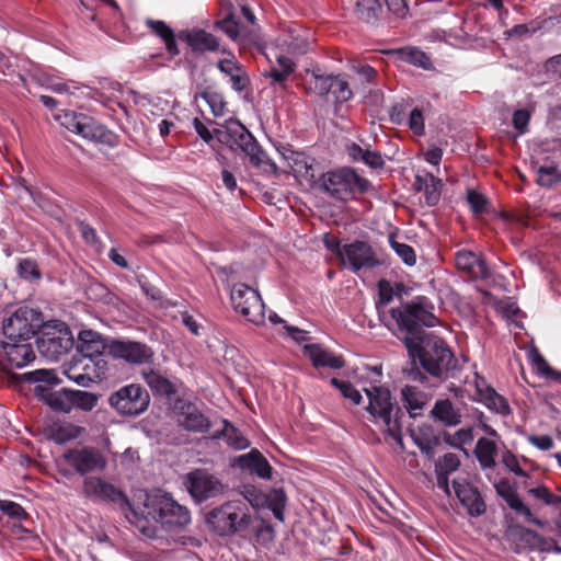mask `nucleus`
I'll use <instances>...</instances> for the list:
<instances>
[{"label": "nucleus", "instance_id": "37", "mask_svg": "<svg viewBox=\"0 0 561 561\" xmlns=\"http://www.w3.org/2000/svg\"><path fill=\"white\" fill-rule=\"evenodd\" d=\"M497 447L494 440L481 437L476 445L474 455L483 470L493 469L495 467V456Z\"/></svg>", "mask_w": 561, "mask_h": 561}, {"label": "nucleus", "instance_id": "7", "mask_svg": "<svg viewBox=\"0 0 561 561\" xmlns=\"http://www.w3.org/2000/svg\"><path fill=\"white\" fill-rule=\"evenodd\" d=\"M145 506L154 520L169 527H184L191 522V513L186 506L180 505L168 493L147 496Z\"/></svg>", "mask_w": 561, "mask_h": 561}, {"label": "nucleus", "instance_id": "11", "mask_svg": "<svg viewBox=\"0 0 561 561\" xmlns=\"http://www.w3.org/2000/svg\"><path fill=\"white\" fill-rule=\"evenodd\" d=\"M419 357L423 368L439 378L448 373L454 363V355L446 342L436 336L425 342Z\"/></svg>", "mask_w": 561, "mask_h": 561}, {"label": "nucleus", "instance_id": "32", "mask_svg": "<svg viewBox=\"0 0 561 561\" xmlns=\"http://www.w3.org/2000/svg\"><path fill=\"white\" fill-rule=\"evenodd\" d=\"M350 4L355 18L366 23L376 22L382 12L378 0H350Z\"/></svg>", "mask_w": 561, "mask_h": 561}, {"label": "nucleus", "instance_id": "23", "mask_svg": "<svg viewBox=\"0 0 561 561\" xmlns=\"http://www.w3.org/2000/svg\"><path fill=\"white\" fill-rule=\"evenodd\" d=\"M1 347L11 367L22 368L35 359V353L27 341L5 339Z\"/></svg>", "mask_w": 561, "mask_h": 561}, {"label": "nucleus", "instance_id": "29", "mask_svg": "<svg viewBox=\"0 0 561 561\" xmlns=\"http://www.w3.org/2000/svg\"><path fill=\"white\" fill-rule=\"evenodd\" d=\"M141 377L154 396L171 398L178 392L176 382L154 368H144Z\"/></svg>", "mask_w": 561, "mask_h": 561}, {"label": "nucleus", "instance_id": "19", "mask_svg": "<svg viewBox=\"0 0 561 561\" xmlns=\"http://www.w3.org/2000/svg\"><path fill=\"white\" fill-rule=\"evenodd\" d=\"M82 492L87 497L95 502L118 503L127 500L118 488L98 477L85 478Z\"/></svg>", "mask_w": 561, "mask_h": 561}, {"label": "nucleus", "instance_id": "6", "mask_svg": "<svg viewBox=\"0 0 561 561\" xmlns=\"http://www.w3.org/2000/svg\"><path fill=\"white\" fill-rule=\"evenodd\" d=\"M207 525L219 536L244 529L250 523L249 507L242 500L229 501L207 515Z\"/></svg>", "mask_w": 561, "mask_h": 561}, {"label": "nucleus", "instance_id": "56", "mask_svg": "<svg viewBox=\"0 0 561 561\" xmlns=\"http://www.w3.org/2000/svg\"><path fill=\"white\" fill-rule=\"evenodd\" d=\"M467 202L474 214L480 215L486 211L488 199L481 193L468 190Z\"/></svg>", "mask_w": 561, "mask_h": 561}, {"label": "nucleus", "instance_id": "35", "mask_svg": "<svg viewBox=\"0 0 561 561\" xmlns=\"http://www.w3.org/2000/svg\"><path fill=\"white\" fill-rule=\"evenodd\" d=\"M432 415L445 426H456L461 421L459 411L448 399L436 401L432 410Z\"/></svg>", "mask_w": 561, "mask_h": 561}, {"label": "nucleus", "instance_id": "10", "mask_svg": "<svg viewBox=\"0 0 561 561\" xmlns=\"http://www.w3.org/2000/svg\"><path fill=\"white\" fill-rule=\"evenodd\" d=\"M42 313L30 307H20L3 321L5 339L28 341L42 327Z\"/></svg>", "mask_w": 561, "mask_h": 561}, {"label": "nucleus", "instance_id": "58", "mask_svg": "<svg viewBox=\"0 0 561 561\" xmlns=\"http://www.w3.org/2000/svg\"><path fill=\"white\" fill-rule=\"evenodd\" d=\"M393 299V289L389 282L380 280L378 283V300L376 301V307L379 311L386 306H388Z\"/></svg>", "mask_w": 561, "mask_h": 561}, {"label": "nucleus", "instance_id": "26", "mask_svg": "<svg viewBox=\"0 0 561 561\" xmlns=\"http://www.w3.org/2000/svg\"><path fill=\"white\" fill-rule=\"evenodd\" d=\"M180 38L187 44L194 53L221 51L219 39L211 33L202 28L183 32Z\"/></svg>", "mask_w": 561, "mask_h": 561}, {"label": "nucleus", "instance_id": "62", "mask_svg": "<svg viewBox=\"0 0 561 561\" xmlns=\"http://www.w3.org/2000/svg\"><path fill=\"white\" fill-rule=\"evenodd\" d=\"M362 162L371 169H381L385 164L381 153L369 149H366Z\"/></svg>", "mask_w": 561, "mask_h": 561}, {"label": "nucleus", "instance_id": "16", "mask_svg": "<svg viewBox=\"0 0 561 561\" xmlns=\"http://www.w3.org/2000/svg\"><path fill=\"white\" fill-rule=\"evenodd\" d=\"M282 159L286 163L287 170L284 172L293 173L295 178L305 181H312L314 179L316 159L301 151L293 150L289 147L278 149Z\"/></svg>", "mask_w": 561, "mask_h": 561}, {"label": "nucleus", "instance_id": "22", "mask_svg": "<svg viewBox=\"0 0 561 561\" xmlns=\"http://www.w3.org/2000/svg\"><path fill=\"white\" fill-rule=\"evenodd\" d=\"M453 486L457 499L469 515L480 516L485 513L486 505L477 488L459 480H455Z\"/></svg>", "mask_w": 561, "mask_h": 561}, {"label": "nucleus", "instance_id": "3", "mask_svg": "<svg viewBox=\"0 0 561 561\" xmlns=\"http://www.w3.org/2000/svg\"><path fill=\"white\" fill-rule=\"evenodd\" d=\"M368 398L367 411L371 415L373 421L380 425L385 433L391 437L396 444L403 447L401 410L392 400L391 392L388 388L381 386H373L364 388Z\"/></svg>", "mask_w": 561, "mask_h": 561}, {"label": "nucleus", "instance_id": "30", "mask_svg": "<svg viewBox=\"0 0 561 561\" xmlns=\"http://www.w3.org/2000/svg\"><path fill=\"white\" fill-rule=\"evenodd\" d=\"M239 465L262 479H271L273 468L267 459L256 449L240 456Z\"/></svg>", "mask_w": 561, "mask_h": 561}, {"label": "nucleus", "instance_id": "24", "mask_svg": "<svg viewBox=\"0 0 561 561\" xmlns=\"http://www.w3.org/2000/svg\"><path fill=\"white\" fill-rule=\"evenodd\" d=\"M72 337L68 330L59 331L56 334H45L38 340L39 352L51 360H57L61 355L66 354L72 346Z\"/></svg>", "mask_w": 561, "mask_h": 561}, {"label": "nucleus", "instance_id": "55", "mask_svg": "<svg viewBox=\"0 0 561 561\" xmlns=\"http://www.w3.org/2000/svg\"><path fill=\"white\" fill-rule=\"evenodd\" d=\"M46 87L55 93H68L75 94L76 91L89 89L87 85L81 84L77 81H67V82H54L50 81L46 84Z\"/></svg>", "mask_w": 561, "mask_h": 561}, {"label": "nucleus", "instance_id": "18", "mask_svg": "<svg viewBox=\"0 0 561 561\" xmlns=\"http://www.w3.org/2000/svg\"><path fill=\"white\" fill-rule=\"evenodd\" d=\"M175 412L179 424L186 431L205 433L211 426L208 417L190 401L178 400Z\"/></svg>", "mask_w": 561, "mask_h": 561}, {"label": "nucleus", "instance_id": "33", "mask_svg": "<svg viewBox=\"0 0 561 561\" xmlns=\"http://www.w3.org/2000/svg\"><path fill=\"white\" fill-rule=\"evenodd\" d=\"M305 351L314 367H329L339 369L344 366V360L341 356H335L319 345H306Z\"/></svg>", "mask_w": 561, "mask_h": 561}, {"label": "nucleus", "instance_id": "42", "mask_svg": "<svg viewBox=\"0 0 561 561\" xmlns=\"http://www.w3.org/2000/svg\"><path fill=\"white\" fill-rule=\"evenodd\" d=\"M216 26L234 42L245 37L248 34L247 28L241 25L232 14H229L225 19L217 21Z\"/></svg>", "mask_w": 561, "mask_h": 561}, {"label": "nucleus", "instance_id": "8", "mask_svg": "<svg viewBox=\"0 0 561 561\" xmlns=\"http://www.w3.org/2000/svg\"><path fill=\"white\" fill-rule=\"evenodd\" d=\"M108 404L117 414L135 417L147 411L150 396L140 383H128L111 393Z\"/></svg>", "mask_w": 561, "mask_h": 561}, {"label": "nucleus", "instance_id": "34", "mask_svg": "<svg viewBox=\"0 0 561 561\" xmlns=\"http://www.w3.org/2000/svg\"><path fill=\"white\" fill-rule=\"evenodd\" d=\"M103 343L100 335L92 331H83L80 333L78 343V356H84L91 360L100 357L103 353Z\"/></svg>", "mask_w": 561, "mask_h": 561}, {"label": "nucleus", "instance_id": "54", "mask_svg": "<svg viewBox=\"0 0 561 561\" xmlns=\"http://www.w3.org/2000/svg\"><path fill=\"white\" fill-rule=\"evenodd\" d=\"M83 114L76 113L72 111H60L58 114H56L55 118L60 123L61 126L67 128L68 130L76 133L77 126L79 125V122H81V117Z\"/></svg>", "mask_w": 561, "mask_h": 561}, {"label": "nucleus", "instance_id": "20", "mask_svg": "<svg viewBox=\"0 0 561 561\" xmlns=\"http://www.w3.org/2000/svg\"><path fill=\"white\" fill-rule=\"evenodd\" d=\"M494 488L497 495L505 500L510 508H512L517 514L523 516L526 522L531 523L541 528L546 525L545 522L537 518L533 514L529 506L523 502V500L519 497V495L508 481L501 480L494 484Z\"/></svg>", "mask_w": 561, "mask_h": 561}, {"label": "nucleus", "instance_id": "5", "mask_svg": "<svg viewBox=\"0 0 561 561\" xmlns=\"http://www.w3.org/2000/svg\"><path fill=\"white\" fill-rule=\"evenodd\" d=\"M390 319L397 329L408 336H416L421 327H435L438 322L434 306L425 297L390 310Z\"/></svg>", "mask_w": 561, "mask_h": 561}, {"label": "nucleus", "instance_id": "27", "mask_svg": "<svg viewBox=\"0 0 561 561\" xmlns=\"http://www.w3.org/2000/svg\"><path fill=\"white\" fill-rule=\"evenodd\" d=\"M456 267L473 279H484L490 275L486 263L476 253L467 250L458 251L455 257Z\"/></svg>", "mask_w": 561, "mask_h": 561}, {"label": "nucleus", "instance_id": "12", "mask_svg": "<svg viewBox=\"0 0 561 561\" xmlns=\"http://www.w3.org/2000/svg\"><path fill=\"white\" fill-rule=\"evenodd\" d=\"M308 89L320 96L332 94L336 103H345L353 96L350 83L343 75H320L313 71Z\"/></svg>", "mask_w": 561, "mask_h": 561}, {"label": "nucleus", "instance_id": "14", "mask_svg": "<svg viewBox=\"0 0 561 561\" xmlns=\"http://www.w3.org/2000/svg\"><path fill=\"white\" fill-rule=\"evenodd\" d=\"M108 353L112 357L130 365L150 364L154 356L150 346L137 341L114 340L108 345Z\"/></svg>", "mask_w": 561, "mask_h": 561}, {"label": "nucleus", "instance_id": "13", "mask_svg": "<svg viewBox=\"0 0 561 561\" xmlns=\"http://www.w3.org/2000/svg\"><path fill=\"white\" fill-rule=\"evenodd\" d=\"M184 485L196 502H203L225 493L226 486L214 474L195 469L184 478Z\"/></svg>", "mask_w": 561, "mask_h": 561}, {"label": "nucleus", "instance_id": "4", "mask_svg": "<svg viewBox=\"0 0 561 561\" xmlns=\"http://www.w3.org/2000/svg\"><path fill=\"white\" fill-rule=\"evenodd\" d=\"M321 190L335 201L347 202L373 190L370 181L351 167H340L322 174Z\"/></svg>", "mask_w": 561, "mask_h": 561}, {"label": "nucleus", "instance_id": "28", "mask_svg": "<svg viewBox=\"0 0 561 561\" xmlns=\"http://www.w3.org/2000/svg\"><path fill=\"white\" fill-rule=\"evenodd\" d=\"M80 119L81 122H79L75 134L85 139L106 144L108 146L116 145L115 135L103 125L95 122L92 117L83 114Z\"/></svg>", "mask_w": 561, "mask_h": 561}, {"label": "nucleus", "instance_id": "60", "mask_svg": "<svg viewBox=\"0 0 561 561\" xmlns=\"http://www.w3.org/2000/svg\"><path fill=\"white\" fill-rule=\"evenodd\" d=\"M24 522H8L7 526L10 529V534L13 538L23 540L35 537L32 529L23 524Z\"/></svg>", "mask_w": 561, "mask_h": 561}, {"label": "nucleus", "instance_id": "21", "mask_svg": "<svg viewBox=\"0 0 561 561\" xmlns=\"http://www.w3.org/2000/svg\"><path fill=\"white\" fill-rule=\"evenodd\" d=\"M278 46L290 55H302L310 48V34L301 25H288L280 37Z\"/></svg>", "mask_w": 561, "mask_h": 561}, {"label": "nucleus", "instance_id": "36", "mask_svg": "<svg viewBox=\"0 0 561 561\" xmlns=\"http://www.w3.org/2000/svg\"><path fill=\"white\" fill-rule=\"evenodd\" d=\"M146 25L153 34L159 36L165 44V49L171 56L179 55V48L173 30L163 21L147 19Z\"/></svg>", "mask_w": 561, "mask_h": 561}, {"label": "nucleus", "instance_id": "41", "mask_svg": "<svg viewBox=\"0 0 561 561\" xmlns=\"http://www.w3.org/2000/svg\"><path fill=\"white\" fill-rule=\"evenodd\" d=\"M47 404L57 412L70 413L72 411L71 389H61L51 392L46 398Z\"/></svg>", "mask_w": 561, "mask_h": 561}, {"label": "nucleus", "instance_id": "25", "mask_svg": "<svg viewBox=\"0 0 561 561\" xmlns=\"http://www.w3.org/2000/svg\"><path fill=\"white\" fill-rule=\"evenodd\" d=\"M221 53L227 54L228 57L219 59L217 68L229 78L230 85L233 90L238 92L243 91L249 84V78L244 68L230 51L222 48Z\"/></svg>", "mask_w": 561, "mask_h": 561}, {"label": "nucleus", "instance_id": "46", "mask_svg": "<svg viewBox=\"0 0 561 561\" xmlns=\"http://www.w3.org/2000/svg\"><path fill=\"white\" fill-rule=\"evenodd\" d=\"M80 427L72 424H60L51 428L50 437L58 444L76 439L80 435Z\"/></svg>", "mask_w": 561, "mask_h": 561}, {"label": "nucleus", "instance_id": "63", "mask_svg": "<svg viewBox=\"0 0 561 561\" xmlns=\"http://www.w3.org/2000/svg\"><path fill=\"white\" fill-rule=\"evenodd\" d=\"M19 273L26 279L39 278V272L35 262L31 260H23L19 264Z\"/></svg>", "mask_w": 561, "mask_h": 561}, {"label": "nucleus", "instance_id": "45", "mask_svg": "<svg viewBox=\"0 0 561 561\" xmlns=\"http://www.w3.org/2000/svg\"><path fill=\"white\" fill-rule=\"evenodd\" d=\"M443 186L444 184L440 179L430 173L426 174L424 179V192L428 205L434 206L439 202Z\"/></svg>", "mask_w": 561, "mask_h": 561}, {"label": "nucleus", "instance_id": "59", "mask_svg": "<svg viewBox=\"0 0 561 561\" xmlns=\"http://www.w3.org/2000/svg\"><path fill=\"white\" fill-rule=\"evenodd\" d=\"M501 461L510 471H512L516 476L526 477V472L519 466V461H518L517 457L511 450L506 449L502 454Z\"/></svg>", "mask_w": 561, "mask_h": 561}, {"label": "nucleus", "instance_id": "61", "mask_svg": "<svg viewBox=\"0 0 561 561\" xmlns=\"http://www.w3.org/2000/svg\"><path fill=\"white\" fill-rule=\"evenodd\" d=\"M530 121V113L526 110H517L513 114L512 123L519 134H525L528 130Z\"/></svg>", "mask_w": 561, "mask_h": 561}, {"label": "nucleus", "instance_id": "40", "mask_svg": "<svg viewBox=\"0 0 561 561\" xmlns=\"http://www.w3.org/2000/svg\"><path fill=\"white\" fill-rule=\"evenodd\" d=\"M224 430L217 435H215V437L222 436L226 443L237 450H242L249 447V440L243 436V434L238 428H236L226 420L224 421Z\"/></svg>", "mask_w": 561, "mask_h": 561}, {"label": "nucleus", "instance_id": "47", "mask_svg": "<svg viewBox=\"0 0 561 561\" xmlns=\"http://www.w3.org/2000/svg\"><path fill=\"white\" fill-rule=\"evenodd\" d=\"M201 96L208 104L214 116L221 117L227 113V103L222 94L214 91H204Z\"/></svg>", "mask_w": 561, "mask_h": 561}, {"label": "nucleus", "instance_id": "39", "mask_svg": "<svg viewBox=\"0 0 561 561\" xmlns=\"http://www.w3.org/2000/svg\"><path fill=\"white\" fill-rule=\"evenodd\" d=\"M479 401L489 410L499 414L508 415L511 413L507 400L503 396L499 394L493 388L484 389V397Z\"/></svg>", "mask_w": 561, "mask_h": 561}, {"label": "nucleus", "instance_id": "38", "mask_svg": "<svg viewBox=\"0 0 561 561\" xmlns=\"http://www.w3.org/2000/svg\"><path fill=\"white\" fill-rule=\"evenodd\" d=\"M397 60L428 70L433 67L431 58L416 47H403L392 50Z\"/></svg>", "mask_w": 561, "mask_h": 561}, {"label": "nucleus", "instance_id": "50", "mask_svg": "<svg viewBox=\"0 0 561 561\" xmlns=\"http://www.w3.org/2000/svg\"><path fill=\"white\" fill-rule=\"evenodd\" d=\"M331 383L340 390L341 394L345 399L351 400L354 404H359L362 402L360 392L350 381L332 378Z\"/></svg>", "mask_w": 561, "mask_h": 561}, {"label": "nucleus", "instance_id": "64", "mask_svg": "<svg viewBox=\"0 0 561 561\" xmlns=\"http://www.w3.org/2000/svg\"><path fill=\"white\" fill-rule=\"evenodd\" d=\"M273 496L274 499L271 502L272 512L277 519L283 520V511L286 500L285 494L283 491H274Z\"/></svg>", "mask_w": 561, "mask_h": 561}, {"label": "nucleus", "instance_id": "48", "mask_svg": "<svg viewBox=\"0 0 561 561\" xmlns=\"http://www.w3.org/2000/svg\"><path fill=\"white\" fill-rule=\"evenodd\" d=\"M530 360L533 367L536 369L537 374L547 378V379H558L559 374L550 367L548 362L545 359V357L538 352L533 351L530 353Z\"/></svg>", "mask_w": 561, "mask_h": 561}, {"label": "nucleus", "instance_id": "9", "mask_svg": "<svg viewBox=\"0 0 561 561\" xmlns=\"http://www.w3.org/2000/svg\"><path fill=\"white\" fill-rule=\"evenodd\" d=\"M233 310L254 325L265 322V305L260 293L244 283L234 284L230 290Z\"/></svg>", "mask_w": 561, "mask_h": 561}, {"label": "nucleus", "instance_id": "17", "mask_svg": "<svg viewBox=\"0 0 561 561\" xmlns=\"http://www.w3.org/2000/svg\"><path fill=\"white\" fill-rule=\"evenodd\" d=\"M98 364L99 362L76 355L64 365L62 374L77 385L88 387L100 377L96 373Z\"/></svg>", "mask_w": 561, "mask_h": 561}, {"label": "nucleus", "instance_id": "44", "mask_svg": "<svg viewBox=\"0 0 561 561\" xmlns=\"http://www.w3.org/2000/svg\"><path fill=\"white\" fill-rule=\"evenodd\" d=\"M536 173V182L540 186L552 187L561 182V173L554 164L540 165Z\"/></svg>", "mask_w": 561, "mask_h": 561}, {"label": "nucleus", "instance_id": "53", "mask_svg": "<svg viewBox=\"0 0 561 561\" xmlns=\"http://www.w3.org/2000/svg\"><path fill=\"white\" fill-rule=\"evenodd\" d=\"M460 466L459 457L456 454H445L435 465V472L453 473Z\"/></svg>", "mask_w": 561, "mask_h": 561}, {"label": "nucleus", "instance_id": "43", "mask_svg": "<svg viewBox=\"0 0 561 561\" xmlns=\"http://www.w3.org/2000/svg\"><path fill=\"white\" fill-rule=\"evenodd\" d=\"M98 402L99 397L95 393L71 389L72 409H79L89 412L96 407Z\"/></svg>", "mask_w": 561, "mask_h": 561}, {"label": "nucleus", "instance_id": "52", "mask_svg": "<svg viewBox=\"0 0 561 561\" xmlns=\"http://www.w3.org/2000/svg\"><path fill=\"white\" fill-rule=\"evenodd\" d=\"M407 124L409 129L415 135V136H424L425 135V119L423 111L415 107L413 108L409 117L407 119Z\"/></svg>", "mask_w": 561, "mask_h": 561}, {"label": "nucleus", "instance_id": "15", "mask_svg": "<svg viewBox=\"0 0 561 561\" xmlns=\"http://www.w3.org/2000/svg\"><path fill=\"white\" fill-rule=\"evenodd\" d=\"M64 460L79 474L102 471L106 467V459L102 453L92 447L72 448L62 455Z\"/></svg>", "mask_w": 561, "mask_h": 561}, {"label": "nucleus", "instance_id": "1", "mask_svg": "<svg viewBox=\"0 0 561 561\" xmlns=\"http://www.w3.org/2000/svg\"><path fill=\"white\" fill-rule=\"evenodd\" d=\"M214 134L232 150L240 149L244 152L253 167L274 175L280 174L277 164L266 156L252 134L239 121H227L224 130L215 129Z\"/></svg>", "mask_w": 561, "mask_h": 561}, {"label": "nucleus", "instance_id": "2", "mask_svg": "<svg viewBox=\"0 0 561 561\" xmlns=\"http://www.w3.org/2000/svg\"><path fill=\"white\" fill-rule=\"evenodd\" d=\"M323 244L343 266L355 274L363 270H374L385 263L383 257L366 241L353 240L350 243L341 244L337 237L324 233Z\"/></svg>", "mask_w": 561, "mask_h": 561}, {"label": "nucleus", "instance_id": "31", "mask_svg": "<svg viewBox=\"0 0 561 561\" xmlns=\"http://www.w3.org/2000/svg\"><path fill=\"white\" fill-rule=\"evenodd\" d=\"M401 398L404 408L410 416L416 417L422 414L428 398L427 394L414 386H404L401 390Z\"/></svg>", "mask_w": 561, "mask_h": 561}, {"label": "nucleus", "instance_id": "49", "mask_svg": "<svg viewBox=\"0 0 561 561\" xmlns=\"http://www.w3.org/2000/svg\"><path fill=\"white\" fill-rule=\"evenodd\" d=\"M0 512L12 519L11 522H27L28 519L25 510L13 501L0 500Z\"/></svg>", "mask_w": 561, "mask_h": 561}, {"label": "nucleus", "instance_id": "51", "mask_svg": "<svg viewBox=\"0 0 561 561\" xmlns=\"http://www.w3.org/2000/svg\"><path fill=\"white\" fill-rule=\"evenodd\" d=\"M528 494L543 502L546 505H558L561 504V496L552 493L547 486L539 485L537 488H531L528 491Z\"/></svg>", "mask_w": 561, "mask_h": 561}, {"label": "nucleus", "instance_id": "57", "mask_svg": "<svg viewBox=\"0 0 561 561\" xmlns=\"http://www.w3.org/2000/svg\"><path fill=\"white\" fill-rule=\"evenodd\" d=\"M390 244L392 249L396 251V253L402 259V261L409 265L412 266L416 262V256L413 248L405 243H400L394 240H390Z\"/></svg>", "mask_w": 561, "mask_h": 561}]
</instances>
